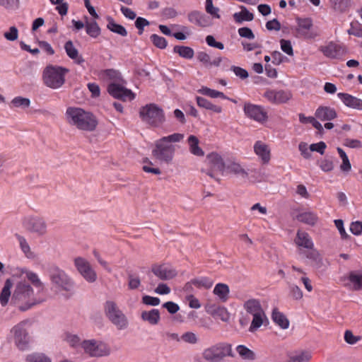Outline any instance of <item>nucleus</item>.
<instances>
[{
  "instance_id": "f257e3e1",
  "label": "nucleus",
  "mask_w": 362,
  "mask_h": 362,
  "mask_svg": "<svg viewBox=\"0 0 362 362\" xmlns=\"http://www.w3.org/2000/svg\"><path fill=\"white\" fill-rule=\"evenodd\" d=\"M11 302L19 310L24 312L40 304L43 300L37 299L32 286L27 282L21 281L15 286Z\"/></svg>"
},
{
  "instance_id": "f03ea898",
  "label": "nucleus",
  "mask_w": 362,
  "mask_h": 362,
  "mask_svg": "<svg viewBox=\"0 0 362 362\" xmlns=\"http://www.w3.org/2000/svg\"><path fill=\"white\" fill-rule=\"evenodd\" d=\"M67 122L77 129L86 132L94 131L98 125L96 117L90 112L76 107H69L65 113Z\"/></svg>"
},
{
  "instance_id": "7ed1b4c3",
  "label": "nucleus",
  "mask_w": 362,
  "mask_h": 362,
  "mask_svg": "<svg viewBox=\"0 0 362 362\" xmlns=\"http://www.w3.org/2000/svg\"><path fill=\"white\" fill-rule=\"evenodd\" d=\"M69 70L58 65H47L42 72L44 84L52 89H59L65 83V77Z\"/></svg>"
},
{
  "instance_id": "20e7f679",
  "label": "nucleus",
  "mask_w": 362,
  "mask_h": 362,
  "mask_svg": "<svg viewBox=\"0 0 362 362\" xmlns=\"http://www.w3.org/2000/svg\"><path fill=\"white\" fill-rule=\"evenodd\" d=\"M202 356L207 362H221L226 357H234L235 354L230 344L221 341L204 349Z\"/></svg>"
},
{
  "instance_id": "39448f33",
  "label": "nucleus",
  "mask_w": 362,
  "mask_h": 362,
  "mask_svg": "<svg viewBox=\"0 0 362 362\" xmlns=\"http://www.w3.org/2000/svg\"><path fill=\"white\" fill-rule=\"evenodd\" d=\"M30 321L23 320L14 325L10 334L16 347L21 351H25L29 349L31 337L29 334Z\"/></svg>"
},
{
  "instance_id": "423d86ee",
  "label": "nucleus",
  "mask_w": 362,
  "mask_h": 362,
  "mask_svg": "<svg viewBox=\"0 0 362 362\" xmlns=\"http://www.w3.org/2000/svg\"><path fill=\"white\" fill-rule=\"evenodd\" d=\"M104 312L107 319L117 329L123 330L127 328L129 325L128 319L115 302L107 300L104 304Z\"/></svg>"
},
{
  "instance_id": "0eeeda50",
  "label": "nucleus",
  "mask_w": 362,
  "mask_h": 362,
  "mask_svg": "<svg viewBox=\"0 0 362 362\" xmlns=\"http://www.w3.org/2000/svg\"><path fill=\"white\" fill-rule=\"evenodd\" d=\"M139 115L143 122L153 127H159L165 121L163 110L154 103L142 107Z\"/></svg>"
},
{
  "instance_id": "6e6552de",
  "label": "nucleus",
  "mask_w": 362,
  "mask_h": 362,
  "mask_svg": "<svg viewBox=\"0 0 362 362\" xmlns=\"http://www.w3.org/2000/svg\"><path fill=\"white\" fill-rule=\"evenodd\" d=\"M48 273L52 284L60 290L70 291L74 288L72 279L58 267H51Z\"/></svg>"
},
{
  "instance_id": "1a4fd4ad",
  "label": "nucleus",
  "mask_w": 362,
  "mask_h": 362,
  "mask_svg": "<svg viewBox=\"0 0 362 362\" xmlns=\"http://www.w3.org/2000/svg\"><path fill=\"white\" fill-rule=\"evenodd\" d=\"M175 146L167 144L161 139L156 141L155 148L152 151L153 157L160 163H170L175 155Z\"/></svg>"
},
{
  "instance_id": "9d476101",
  "label": "nucleus",
  "mask_w": 362,
  "mask_h": 362,
  "mask_svg": "<svg viewBox=\"0 0 362 362\" xmlns=\"http://www.w3.org/2000/svg\"><path fill=\"white\" fill-rule=\"evenodd\" d=\"M23 228L30 233L39 236L45 235L47 232V224L45 220L38 216H27L22 220Z\"/></svg>"
},
{
  "instance_id": "9b49d317",
  "label": "nucleus",
  "mask_w": 362,
  "mask_h": 362,
  "mask_svg": "<svg viewBox=\"0 0 362 362\" xmlns=\"http://www.w3.org/2000/svg\"><path fill=\"white\" fill-rule=\"evenodd\" d=\"M296 37L305 40H314L320 36V33L313 28V23L310 18H297Z\"/></svg>"
},
{
  "instance_id": "f8f14e48",
  "label": "nucleus",
  "mask_w": 362,
  "mask_h": 362,
  "mask_svg": "<svg viewBox=\"0 0 362 362\" xmlns=\"http://www.w3.org/2000/svg\"><path fill=\"white\" fill-rule=\"evenodd\" d=\"M81 347L91 357H102L110 354V349L103 342L94 339L83 340Z\"/></svg>"
},
{
  "instance_id": "ddd939ff",
  "label": "nucleus",
  "mask_w": 362,
  "mask_h": 362,
  "mask_svg": "<svg viewBox=\"0 0 362 362\" xmlns=\"http://www.w3.org/2000/svg\"><path fill=\"white\" fill-rule=\"evenodd\" d=\"M126 81L124 80L121 82H110L107 86L108 93L116 99L123 101L132 100L135 98L134 93L125 87Z\"/></svg>"
},
{
  "instance_id": "4468645a",
  "label": "nucleus",
  "mask_w": 362,
  "mask_h": 362,
  "mask_svg": "<svg viewBox=\"0 0 362 362\" xmlns=\"http://www.w3.org/2000/svg\"><path fill=\"white\" fill-rule=\"evenodd\" d=\"M74 264L81 275L88 282L93 283L96 281L97 274L86 259L77 257L74 259Z\"/></svg>"
},
{
  "instance_id": "2eb2a0df",
  "label": "nucleus",
  "mask_w": 362,
  "mask_h": 362,
  "mask_svg": "<svg viewBox=\"0 0 362 362\" xmlns=\"http://www.w3.org/2000/svg\"><path fill=\"white\" fill-rule=\"evenodd\" d=\"M243 110L247 117L257 122H262L266 121L267 118V112L260 105L245 103Z\"/></svg>"
},
{
  "instance_id": "dca6fc26",
  "label": "nucleus",
  "mask_w": 362,
  "mask_h": 362,
  "mask_svg": "<svg viewBox=\"0 0 362 362\" xmlns=\"http://www.w3.org/2000/svg\"><path fill=\"white\" fill-rule=\"evenodd\" d=\"M151 272L156 276L163 281L172 279L177 275L176 270L172 266L166 264H153Z\"/></svg>"
},
{
  "instance_id": "f3484780",
  "label": "nucleus",
  "mask_w": 362,
  "mask_h": 362,
  "mask_svg": "<svg viewBox=\"0 0 362 362\" xmlns=\"http://www.w3.org/2000/svg\"><path fill=\"white\" fill-rule=\"evenodd\" d=\"M264 96L269 102L279 104L288 101L292 98V94L288 90H268L264 93Z\"/></svg>"
},
{
  "instance_id": "a211bd4d",
  "label": "nucleus",
  "mask_w": 362,
  "mask_h": 362,
  "mask_svg": "<svg viewBox=\"0 0 362 362\" xmlns=\"http://www.w3.org/2000/svg\"><path fill=\"white\" fill-rule=\"evenodd\" d=\"M320 50L325 57L331 59H339L344 54L343 47L333 42H329L325 46L320 47Z\"/></svg>"
},
{
  "instance_id": "6ab92c4d",
  "label": "nucleus",
  "mask_w": 362,
  "mask_h": 362,
  "mask_svg": "<svg viewBox=\"0 0 362 362\" xmlns=\"http://www.w3.org/2000/svg\"><path fill=\"white\" fill-rule=\"evenodd\" d=\"M337 97L343 102V103L353 109L362 110V100L353 96L348 93H339Z\"/></svg>"
},
{
  "instance_id": "aec40b11",
  "label": "nucleus",
  "mask_w": 362,
  "mask_h": 362,
  "mask_svg": "<svg viewBox=\"0 0 362 362\" xmlns=\"http://www.w3.org/2000/svg\"><path fill=\"white\" fill-rule=\"evenodd\" d=\"M206 162L211 169L223 173L226 169V163L222 157L217 153L212 152L206 156Z\"/></svg>"
},
{
  "instance_id": "412c9836",
  "label": "nucleus",
  "mask_w": 362,
  "mask_h": 362,
  "mask_svg": "<svg viewBox=\"0 0 362 362\" xmlns=\"http://www.w3.org/2000/svg\"><path fill=\"white\" fill-rule=\"evenodd\" d=\"M254 151L263 163H268L270 160V148L267 144L262 141H257L255 143Z\"/></svg>"
},
{
  "instance_id": "4be33fe9",
  "label": "nucleus",
  "mask_w": 362,
  "mask_h": 362,
  "mask_svg": "<svg viewBox=\"0 0 362 362\" xmlns=\"http://www.w3.org/2000/svg\"><path fill=\"white\" fill-rule=\"evenodd\" d=\"M315 117L322 121H330L337 117V112L330 107H319L315 113Z\"/></svg>"
},
{
  "instance_id": "5701e85b",
  "label": "nucleus",
  "mask_w": 362,
  "mask_h": 362,
  "mask_svg": "<svg viewBox=\"0 0 362 362\" xmlns=\"http://www.w3.org/2000/svg\"><path fill=\"white\" fill-rule=\"evenodd\" d=\"M349 283L346 286L349 288L358 291L362 288V272H351L347 277Z\"/></svg>"
},
{
  "instance_id": "b1692460",
  "label": "nucleus",
  "mask_w": 362,
  "mask_h": 362,
  "mask_svg": "<svg viewBox=\"0 0 362 362\" xmlns=\"http://www.w3.org/2000/svg\"><path fill=\"white\" fill-rule=\"evenodd\" d=\"M188 20L191 23L201 27L208 26L210 23L207 16L197 11H192L188 14Z\"/></svg>"
},
{
  "instance_id": "393cba45",
  "label": "nucleus",
  "mask_w": 362,
  "mask_h": 362,
  "mask_svg": "<svg viewBox=\"0 0 362 362\" xmlns=\"http://www.w3.org/2000/svg\"><path fill=\"white\" fill-rule=\"evenodd\" d=\"M64 49L69 57L74 60L76 64L81 65L84 63V59L79 55L78 51L74 47L72 41L69 40L65 43Z\"/></svg>"
},
{
  "instance_id": "a878e982",
  "label": "nucleus",
  "mask_w": 362,
  "mask_h": 362,
  "mask_svg": "<svg viewBox=\"0 0 362 362\" xmlns=\"http://www.w3.org/2000/svg\"><path fill=\"white\" fill-rule=\"evenodd\" d=\"M300 253L303 254L308 259L311 261V264L313 267H315L316 269H320L322 267L323 261L319 252L317 250L313 247L312 249H309L308 251L302 252Z\"/></svg>"
},
{
  "instance_id": "bb28decb",
  "label": "nucleus",
  "mask_w": 362,
  "mask_h": 362,
  "mask_svg": "<svg viewBox=\"0 0 362 362\" xmlns=\"http://www.w3.org/2000/svg\"><path fill=\"white\" fill-rule=\"evenodd\" d=\"M141 317L144 321H146L152 325H156L159 322L160 319V312L158 309L143 311L141 314Z\"/></svg>"
},
{
  "instance_id": "cd10ccee",
  "label": "nucleus",
  "mask_w": 362,
  "mask_h": 362,
  "mask_svg": "<svg viewBox=\"0 0 362 362\" xmlns=\"http://www.w3.org/2000/svg\"><path fill=\"white\" fill-rule=\"evenodd\" d=\"M214 293L222 302H226L229 298L230 289L227 284L223 283L217 284L214 288Z\"/></svg>"
},
{
  "instance_id": "c85d7f7f",
  "label": "nucleus",
  "mask_w": 362,
  "mask_h": 362,
  "mask_svg": "<svg viewBox=\"0 0 362 362\" xmlns=\"http://www.w3.org/2000/svg\"><path fill=\"white\" fill-rule=\"evenodd\" d=\"M296 243L298 246L303 247L307 249H312L314 246L312 239L310 238L309 235L303 231H298Z\"/></svg>"
},
{
  "instance_id": "c756f323",
  "label": "nucleus",
  "mask_w": 362,
  "mask_h": 362,
  "mask_svg": "<svg viewBox=\"0 0 362 362\" xmlns=\"http://www.w3.org/2000/svg\"><path fill=\"white\" fill-rule=\"evenodd\" d=\"M226 169L242 178H247L248 177L247 172L241 166L239 163L235 161H230L226 164Z\"/></svg>"
},
{
  "instance_id": "7c9ffc66",
  "label": "nucleus",
  "mask_w": 362,
  "mask_h": 362,
  "mask_svg": "<svg viewBox=\"0 0 362 362\" xmlns=\"http://www.w3.org/2000/svg\"><path fill=\"white\" fill-rule=\"evenodd\" d=\"M244 308L252 315L264 311L259 300L253 298L245 302Z\"/></svg>"
},
{
  "instance_id": "2f4dec72",
  "label": "nucleus",
  "mask_w": 362,
  "mask_h": 362,
  "mask_svg": "<svg viewBox=\"0 0 362 362\" xmlns=\"http://www.w3.org/2000/svg\"><path fill=\"white\" fill-rule=\"evenodd\" d=\"M273 321L281 328L285 329L289 327V321L286 317L277 309H274L272 315Z\"/></svg>"
},
{
  "instance_id": "473e14b6",
  "label": "nucleus",
  "mask_w": 362,
  "mask_h": 362,
  "mask_svg": "<svg viewBox=\"0 0 362 362\" xmlns=\"http://www.w3.org/2000/svg\"><path fill=\"white\" fill-rule=\"evenodd\" d=\"M187 142L192 154L197 156H203L204 155L203 150L199 146V141L197 136L190 135L188 137Z\"/></svg>"
},
{
  "instance_id": "72a5a7b5",
  "label": "nucleus",
  "mask_w": 362,
  "mask_h": 362,
  "mask_svg": "<svg viewBox=\"0 0 362 362\" xmlns=\"http://www.w3.org/2000/svg\"><path fill=\"white\" fill-rule=\"evenodd\" d=\"M197 103L199 107L209 110L216 113H221L222 112V107L211 103L207 99L202 97H197Z\"/></svg>"
},
{
  "instance_id": "f704fd0d",
  "label": "nucleus",
  "mask_w": 362,
  "mask_h": 362,
  "mask_svg": "<svg viewBox=\"0 0 362 362\" xmlns=\"http://www.w3.org/2000/svg\"><path fill=\"white\" fill-rule=\"evenodd\" d=\"M12 286V281L10 279H6L0 293V303L2 306H5L8 302L11 297V288Z\"/></svg>"
},
{
  "instance_id": "c9c22d12",
  "label": "nucleus",
  "mask_w": 362,
  "mask_h": 362,
  "mask_svg": "<svg viewBox=\"0 0 362 362\" xmlns=\"http://www.w3.org/2000/svg\"><path fill=\"white\" fill-rule=\"evenodd\" d=\"M252 317L253 318L249 328L250 332L257 330L263 325L264 321L267 320L264 311L253 315Z\"/></svg>"
},
{
  "instance_id": "e433bc0d",
  "label": "nucleus",
  "mask_w": 362,
  "mask_h": 362,
  "mask_svg": "<svg viewBox=\"0 0 362 362\" xmlns=\"http://www.w3.org/2000/svg\"><path fill=\"white\" fill-rule=\"evenodd\" d=\"M107 28L113 33L120 35L121 36H127V31L125 28L119 24L116 23L112 18H107Z\"/></svg>"
},
{
  "instance_id": "4c0bfd02",
  "label": "nucleus",
  "mask_w": 362,
  "mask_h": 362,
  "mask_svg": "<svg viewBox=\"0 0 362 362\" xmlns=\"http://www.w3.org/2000/svg\"><path fill=\"white\" fill-rule=\"evenodd\" d=\"M233 18L238 23H241L243 21H251L254 18V16L246 8L243 7L240 12L235 13Z\"/></svg>"
},
{
  "instance_id": "58836bf2",
  "label": "nucleus",
  "mask_w": 362,
  "mask_h": 362,
  "mask_svg": "<svg viewBox=\"0 0 362 362\" xmlns=\"http://www.w3.org/2000/svg\"><path fill=\"white\" fill-rule=\"evenodd\" d=\"M173 51L177 53L181 57L187 59H192L194 54L193 49L187 46H175Z\"/></svg>"
},
{
  "instance_id": "ea45409f",
  "label": "nucleus",
  "mask_w": 362,
  "mask_h": 362,
  "mask_svg": "<svg viewBox=\"0 0 362 362\" xmlns=\"http://www.w3.org/2000/svg\"><path fill=\"white\" fill-rule=\"evenodd\" d=\"M26 362H52V360L43 353L35 352L25 356Z\"/></svg>"
},
{
  "instance_id": "a19ab883",
  "label": "nucleus",
  "mask_w": 362,
  "mask_h": 362,
  "mask_svg": "<svg viewBox=\"0 0 362 362\" xmlns=\"http://www.w3.org/2000/svg\"><path fill=\"white\" fill-rule=\"evenodd\" d=\"M331 6L336 11L344 12L350 6V0H329Z\"/></svg>"
},
{
  "instance_id": "79ce46f5",
  "label": "nucleus",
  "mask_w": 362,
  "mask_h": 362,
  "mask_svg": "<svg viewBox=\"0 0 362 362\" xmlns=\"http://www.w3.org/2000/svg\"><path fill=\"white\" fill-rule=\"evenodd\" d=\"M236 351L240 357L245 360H254L255 358V353L244 345H238Z\"/></svg>"
},
{
  "instance_id": "37998d69",
  "label": "nucleus",
  "mask_w": 362,
  "mask_h": 362,
  "mask_svg": "<svg viewBox=\"0 0 362 362\" xmlns=\"http://www.w3.org/2000/svg\"><path fill=\"white\" fill-rule=\"evenodd\" d=\"M104 78L105 79L110 80V82L119 83L124 81L121 74L118 71L115 69L105 70Z\"/></svg>"
},
{
  "instance_id": "c03bdc74",
  "label": "nucleus",
  "mask_w": 362,
  "mask_h": 362,
  "mask_svg": "<svg viewBox=\"0 0 362 362\" xmlns=\"http://www.w3.org/2000/svg\"><path fill=\"white\" fill-rule=\"evenodd\" d=\"M299 121L302 124H311L319 132L323 131L322 124L313 117H306L303 114H299Z\"/></svg>"
},
{
  "instance_id": "a18cd8bd",
  "label": "nucleus",
  "mask_w": 362,
  "mask_h": 362,
  "mask_svg": "<svg viewBox=\"0 0 362 362\" xmlns=\"http://www.w3.org/2000/svg\"><path fill=\"white\" fill-rule=\"evenodd\" d=\"M191 284L198 288L203 287L204 288H210L212 286L214 281L208 277L202 276L192 279L191 281Z\"/></svg>"
},
{
  "instance_id": "49530a36",
  "label": "nucleus",
  "mask_w": 362,
  "mask_h": 362,
  "mask_svg": "<svg viewBox=\"0 0 362 362\" xmlns=\"http://www.w3.org/2000/svg\"><path fill=\"white\" fill-rule=\"evenodd\" d=\"M86 33L92 37H97L100 34V28L95 21L87 22L86 24Z\"/></svg>"
},
{
  "instance_id": "de8ad7c7",
  "label": "nucleus",
  "mask_w": 362,
  "mask_h": 362,
  "mask_svg": "<svg viewBox=\"0 0 362 362\" xmlns=\"http://www.w3.org/2000/svg\"><path fill=\"white\" fill-rule=\"evenodd\" d=\"M16 237L17 240H18L20 247L23 252L25 254V255L28 257L31 258L33 257V254L30 250V247L26 240V239L20 235L16 234Z\"/></svg>"
},
{
  "instance_id": "09e8293b",
  "label": "nucleus",
  "mask_w": 362,
  "mask_h": 362,
  "mask_svg": "<svg viewBox=\"0 0 362 362\" xmlns=\"http://www.w3.org/2000/svg\"><path fill=\"white\" fill-rule=\"evenodd\" d=\"M199 92L202 95H207L212 98H221L223 99H228L227 96L224 95L223 93L211 89L207 87H202Z\"/></svg>"
},
{
  "instance_id": "8fccbe9b",
  "label": "nucleus",
  "mask_w": 362,
  "mask_h": 362,
  "mask_svg": "<svg viewBox=\"0 0 362 362\" xmlns=\"http://www.w3.org/2000/svg\"><path fill=\"white\" fill-rule=\"evenodd\" d=\"M26 279L36 288H43V284L40 279L38 275L31 271L24 272Z\"/></svg>"
},
{
  "instance_id": "3c124183",
  "label": "nucleus",
  "mask_w": 362,
  "mask_h": 362,
  "mask_svg": "<svg viewBox=\"0 0 362 362\" xmlns=\"http://www.w3.org/2000/svg\"><path fill=\"white\" fill-rule=\"evenodd\" d=\"M298 220L309 225H314L316 222L317 217L315 214L312 212H304L298 216Z\"/></svg>"
},
{
  "instance_id": "603ef678",
  "label": "nucleus",
  "mask_w": 362,
  "mask_h": 362,
  "mask_svg": "<svg viewBox=\"0 0 362 362\" xmlns=\"http://www.w3.org/2000/svg\"><path fill=\"white\" fill-rule=\"evenodd\" d=\"M311 358V354L308 351H302L290 357L288 362H309Z\"/></svg>"
},
{
  "instance_id": "864d4df0",
  "label": "nucleus",
  "mask_w": 362,
  "mask_h": 362,
  "mask_svg": "<svg viewBox=\"0 0 362 362\" xmlns=\"http://www.w3.org/2000/svg\"><path fill=\"white\" fill-rule=\"evenodd\" d=\"M181 341L190 344H195L198 342L197 335L192 332H186L180 337Z\"/></svg>"
},
{
  "instance_id": "5fc2aeb1",
  "label": "nucleus",
  "mask_w": 362,
  "mask_h": 362,
  "mask_svg": "<svg viewBox=\"0 0 362 362\" xmlns=\"http://www.w3.org/2000/svg\"><path fill=\"white\" fill-rule=\"evenodd\" d=\"M213 314L217 317H219L222 321L226 322L230 318L229 313L228 312L227 309L224 307H217L214 309Z\"/></svg>"
},
{
  "instance_id": "6e6d98bb",
  "label": "nucleus",
  "mask_w": 362,
  "mask_h": 362,
  "mask_svg": "<svg viewBox=\"0 0 362 362\" xmlns=\"http://www.w3.org/2000/svg\"><path fill=\"white\" fill-rule=\"evenodd\" d=\"M348 33L358 37H362V24L358 21L352 22Z\"/></svg>"
},
{
  "instance_id": "4d7b16f0",
  "label": "nucleus",
  "mask_w": 362,
  "mask_h": 362,
  "mask_svg": "<svg viewBox=\"0 0 362 362\" xmlns=\"http://www.w3.org/2000/svg\"><path fill=\"white\" fill-rule=\"evenodd\" d=\"M150 38L153 45L158 48L164 49L167 47L168 42L163 37L153 34Z\"/></svg>"
},
{
  "instance_id": "13d9d810",
  "label": "nucleus",
  "mask_w": 362,
  "mask_h": 362,
  "mask_svg": "<svg viewBox=\"0 0 362 362\" xmlns=\"http://www.w3.org/2000/svg\"><path fill=\"white\" fill-rule=\"evenodd\" d=\"M11 103L14 107L26 108L30 106V101L26 98L16 97L12 100Z\"/></svg>"
},
{
  "instance_id": "bf43d9fd",
  "label": "nucleus",
  "mask_w": 362,
  "mask_h": 362,
  "mask_svg": "<svg viewBox=\"0 0 362 362\" xmlns=\"http://www.w3.org/2000/svg\"><path fill=\"white\" fill-rule=\"evenodd\" d=\"M162 141L167 142V144L180 142L184 139V134L180 133H175L160 138Z\"/></svg>"
},
{
  "instance_id": "052dcab7",
  "label": "nucleus",
  "mask_w": 362,
  "mask_h": 362,
  "mask_svg": "<svg viewBox=\"0 0 362 362\" xmlns=\"http://www.w3.org/2000/svg\"><path fill=\"white\" fill-rule=\"evenodd\" d=\"M218 8L214 7L212 0H206V11L216 18H220Z\"/></svg>"
},
{
  "instance_id": "680f3d73",
  "label": "nucleus",
  "mask_w": 362,
  "mask_h": 362,
  "mask_svg": "<svg viewBox=\"0 0 362 362\" xmlns=\"http://www.w3.org/2000/svg\"><path fill=\"white\" fill-rule=\"evenodd\" d=\"M289 291L291 296L296 300H300L303 298V291L295 284L289 285Z\"/></svg>"
},
{
  "instance_id": "e2e57ef3",
  "label": "nucleus",
  "mask_w": 362,
  "mask_h": 362,
  "mask_svg": "<svg viewBox=\"0 0 362 362\" xmlns=\"http://www.w3.org/2000/svg\"><path fill=\"white\" fill-rule=\"evenodd\" d=\"M66 341L72 347H76L80 344L81 345L82 343L81 339L78 336L72 334H66Z\"/></svg>"
},
{
  "instance_id": "0e129e2a",
  "label": "nucleus",
  "mask_w": 362,
  "mask_h": 362,
  "mask_svg": "<svg viewBox=\"0 0 362 362\" xmlns=\"http://www.w3.org/2000/svg\"><path fill=\"white\" fill-rule=\"evenodd\" d=\"M4 37L9 41H14L18 39V30L16 27L11 26L9 30L4 33Z\"/></svg>"
},
{
  "instance_id": "69168bd1",
  "label": "nucleus",
  "mask_w": 362,
  "mask_h": 362,
  "mask_svg": "<svg viewBox=\"0 0 362 362\" xmlns=\"http://www.w3.org/2000/svg\"><path fill=\"white\" fill-rule=\"evenodd\" d=\"M281 49L289 56L293 55V49L289 40L282 39L280 41Z\"/></svg>"
},
{
  "instance_id": "338daca9",
  "label": "nucleus",
  "mask_w": 362,
  "mask_h": 362,
  "mask_svg": "<svg viewBox=\"0 0 362 362\" xmlns=\"http://www.w3.org/2000/svg\"><path fill=\"white\" fill-rule=\"evenodd\" d=\"M238 34L240 37L247 38L248 40H253L255 38V35L252 30L247 27H243L238 29Z\"/></svg>"
},
{
  "instance_id": "774afa93",
  "label": "nucleus",
  "mask_w": 362,
  "mask_h": 362,
  "mask_svg": "<svg viewBox=\"0 0 362 362\" xmlns=\"http://www.w3.org/2000/svg\"><path fill=\"white\" fill-rule=\"evenodd\" d=\"M350 230L355 235H361L362 233V222H352L350 225Z\"/></svg>"
}]
</instances>
